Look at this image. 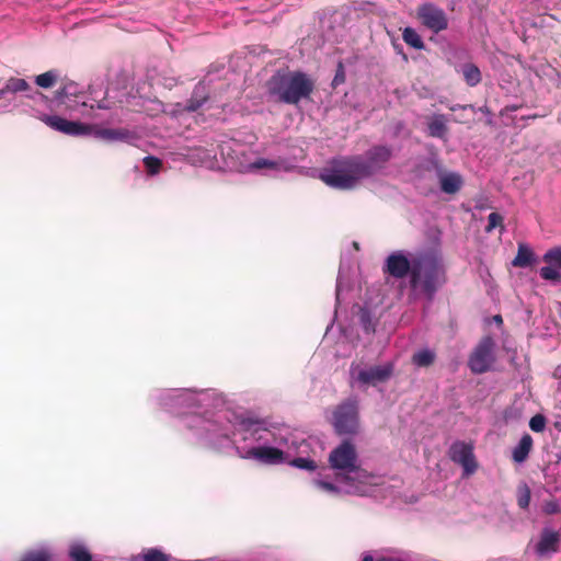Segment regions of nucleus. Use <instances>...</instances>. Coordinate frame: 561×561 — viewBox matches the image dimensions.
<instances>
[{
  "mask_svg": "<svg viewBox=\"0 0 561 561\" xmlns=\"http://www.w3.org/2000/svg\"><path fill=\"white\" fill-rule=\"evenodd\" d=\"M393 156L392 148L386 145L370 147L364 156H346L333 159L330 168L324 169L320 179L336 190H353L362 180L383 170Z\"/></svg>",
  "mask_w": 561,
  "mask_h": 561,
  "instance_id": "1",
  "label": "nucleus"
},
{
  "mask_svg": "<svg viewBox=\"0 0 561 561\" xmlns=\"http://www.w3.org/2000/svg\"><path fill=\"white\" fill-rule=\"evenodd\" d=\"M266 87L276 102L297 105L310 98L314 81L302 71L278 70L268 79Z\"/></svg>",
  "mask_w": 561,
  "mask_h": 561,
  "instance_id": "2",
  "label": "nucleus"
},
{
  "mask_svg": "<svg viewBox=\"0 0 561 561\" xmlns=\"http://www.w3.org/2000/svg\"><path fill=\"white\" fill-rule=\"evenodd\" d=\"M445 282V270L436 252L424 251L413 255V271L410 279L412 289L421 290L432 300Z\"/></svg>",
  "mask_w": 561,
  "mask_h": 561,
  "instance_id": "3",
  "label": "nucleus"
},
{
  "mask_svg": "<svg viewBox=\"0 0 561 561\" xmlns=\"http://www.w3.org/2000/svg\"><path fill=\"white\" fill-rule=\"evenodd\" d=\"M47 126L69 136H93L105 142H127L134 134L126 128H104L99 125L68 121L58 115H44L42 118Z\"/></svg>",
  "mask_w": 561,
  "mask_h": 561,
  "instance_id": "4",
  "label": "nucleus"
},
{
  "mask_svg": "<svg viewBox=\"0 0 561 561\" xmlns=\"http://www.w3.org/2000/svg\"><path fill=\"white\" fill-rule=\"evenodd\" d=\"M331 469L336 471L337 480L350 483L365 478V471L358 465V455L355 445L350 440H343L329 454Z\"/></svg>",
  "mask_w": 561,
  "mask_h": 561,
  "instance_id": "5",
  "label": "nucleus"
},
{
  "mask_svg": "<svg viewBox=\"0 0 561 561\" xmlns=\"http://www.w3.org/2000/svg\"><path fill=\"white\" fill-rule=\"evenodd\" d=\"M332 425L337 435H356L359 432L358 401L350 398L335 407Z\"/></svg>",
  "mask_w": 561,
  "mask_h": 561,
  "instance_id": "6",
  "label": "nucleus"
},
{
  "mask_svg": "<svg viewBox=\"0 0 561 561\" xmlns=\"http://www.w3.org/2000/svg\"><path fill=\"white\" fill-rule=\"evenodd\" d=\"M393 370L392 363L370 367H362L359 364L352 363L350 367L351 385L358 383L364 389L376 387L387 382L392 377Z\"/></svg>",
  "mask_w": 561,
  "mask_h": 561,
  "instance_id": "7",
  "label": "nucleus"
},
{
  "mask_svg": "<svg viewBox=\"0 0 561 561\" xmlns=\"http://www.w3.org/2000/svg\"><path fill=\"white\" fill-rule=\"evenodd\" d=\"M495 346L491 335L481 337L468 358V367L472 374L481 375L493 369L496 362Z\"/></svg>",
  "mask_w": 561,
  "mask_h": 561,
  "instance_id": "8",
  "label": "nucleus"
},
{
  "mask_svg": "<svg viewBox=\"0 0 561 561\" xmlns=\"http://www.w3.org/2000/svg\"><path fill=\"white\" fill-rule=\"evenodd\" d=\"M416 14L422 24L436 34L448 27L446 13L433 3L420 5Z\"/></svg>",
  "mask_w": 561,
  "mask_h": 561,
  "instance_id": "9",
  "label": "nucleus"
},
{
  "mask_svg": "<svg viewBox=\"0 0 561 561\" xmlns=\"http://www.w3.org/2000/svg\"><path fill=\"white\" fill-rule=\"evenodd\" d=\"M383 274L402 279L405 276L412 275L413 271V256L409 260L402 252L397 251L388 255L382 267Z\"/></svg>",
  "mask_w": 561,
  "mask_h": 561,
  "instance_id": "10",
  "label": "nucleus"
},
{
  "mask_svg": "<svg viewBox=\"0 0 561 561\" xmlns=\"http://www.w3.org/2000/svg\"><path fill=\"white\" fill-rule=\"evenodd\" d=\"M449 454L450 459L461 465L467 474H471L477 470L478 463L471 445L463 442H456L451 445Z\"/></svg>",
  "mask_w": 561,
  "mask_h": 561,
  "instance_id": "11",
  "label": "nucleus"
},
{
  "mask_svg": "<svg viewBox=\"0 0 561 561\" xmlns=\"http://www.w3.org/2000/svg\"><path fill=\"white\" fill-rule=\"evenodd\" d=\"M547 266L540 268V277L545 280L560 282L561 280V247H556L548 250L543 257Z\"/></svg>",
  "mask_w": 561,
  "mask_h": 561,
  "instance_id": "12",
  "label": "nucleus"
},
{
  "mask_svg": "<svg viewBox=\"0 0 561 561\" xmlns=\"http://www.w3.org/2000/svg\"><path fill=\"white\" fill-rule=\"evenodd\" d=\"M248 457H251L262 463L275 465L286 460L285 453L276 447L261 446L248 450Z\"/></svg>",
  "mask_w": 561,
  "mask_h": 561,
  "instance_id": "13",
  "label": "nucleus"
},
{
  "mask_svg": "<svg viewBox=\"0 0 561 561\" xmlns=\"http://www.w3.org/2000/svg\"><path fill=\"white\" fill-rule=\"evenodd\" d=\"M30 89V84L26 80L21 78H10L7 80L3 88L0 89V92L3 93V107L9 106L13 101V95L18 92L27 91Z\"/></svg>",
  "mask_w": 561,
  "mask_h": 561,
  "instance_id": "14",
  "label": "nucleus"
},
{
  "mask_svg": "<svg viewBox=\"0 0 561 561\" xmlns=\"http://www.w3.org/2000/svg\"><path fill=\"white\" fill-rule=\"evenodd\" d=\"M559 543V534L551 530H543L536 546V551L539 554H546L549 552H557Z\"/></svg>",
  "mask_w": 561,
  "mask_h": 561,
  "instance_id": "15",
  "label": "nucleus"
},
{
  "mask_svg": "<svg viewBox=\"0 0 561 561\" xmlns=\"http://www.w3.org/2000/svg\"><path fill=\"white\" fill-rule=\"evenodd\" d=\"M533 437L527 433L524 434L519 443L513 448L512 459L517 463L524 462L533 449Z\"/></svg>",
  "mask_w": 561,
  "mask_h": 561,
  "instance_id": "16",
  "label": "nucleus"
},
{
  "mask_svg": "<svg viewBox=\"0 0 561 561\" xmlns=\"http://www.w3.org/2000/svg\"><path fill=\"white\" fill-rule=\"evenodd\" d=\"M171 556L158 548L142 549L141 552L133 554L130 561H170Z\"/></svg>",
  "mask_w": 561,
  "mask_h": 561,
  "instance_id": "17",
  "label": "nucleus"
},
{
  "mask_svg": "<svg viewBox=\"0 0 561 561\" xmlns=\"http://www.w3.org/2000/svg\"><path fill=\"white\" fill-rule=\"evenodd\" d=\"M440 190L446 194L457 193L462 185L461 176L457 173L443 174L439 179Z\"/></svg>",
  "mask_w": 561,
  "mask_h": 561,
  "instance_id": "18",
  "label": "nucleus"
},
{
  "mask_svg": "<svg viewBox=\"0 0 561 561\" xmlns=\"http://www.w3.org/2000/svg\"><path fill=\"white\" fill-rule=\"evenodd\" d=\"M461 73L465 82L469 87H477L482 81V75L479 67L472 62H467L461 66Z\"/></svg>",
  "mask_w": 561,
  "mask_h": 561,
  "instance_id": "19",
  "label": "nucleus"
},
{
  "mask_svg": "<svg viewBox=\"0 0 561 561\" xmlns=\"http://www.w3.org/2000/svg\"><path fill=\"white\" fill-rule=\"evenodd\" d=\"M534 262V252L533 250L524 244H518V250L515 259L513 260L512 264L515 267H527L531 265Z\"/></svg>",
  "mask_w": 561,
  "mask_h": 561,
  "instance_id": "20",
  "label": "nucleus"
},
{
  "mask_svg": "<svg viewBox=\"0 0 561 561\" xmlns=\"http://www.w3.org/2000/svg\"><path fill=\"white\" fill-rule=\"evenodd\" d=\"M402 38L407 45L411 46L414 49L421 50V49H424V47H425L424 42L422 41L421 36L417 34V32L414 28H412L410 26L403 28Z\"/></svg>",
  "mask_w": 561,
  "mask_h": 561,
  "instance_id": "21",
  "label": "nucleus"
},
{
  "mask_svg": "<svg viewBox=\"0 0 561 561\" xmlns=\"http://www.w3.org/2000/svg\"><path fill=\"white\" fill-rule=\"evenodd\" d=\"M447 126L444 117L436 116L428 123V135L435 138H444L447 134Z\"/></svg>",
  "mask_w": 561,
  "mask_h": 561,
  "instance_id": "22",
  "label": "nucleus"
},
{
  "mask_svg": "<svg viewBox=\"0 0 561 561\" xmlns=\"http://www.w3.org/2000/svg\"><path fill=\"white\" fill-rule=\"evenodd\" d=\"M435 360V353L431 350H422L412 356V363L419 367H428Z\"/></svg>",
  "mask_w": 561,
  "mask_h": 561,
  "instance_id": "23",
  "label": "nucleus"
},
{
  "mask_svg": "<svg viewBox=\"0 0 561 561\" xmlns=\"http://www.w3.org/2000/svg\"><path fill=\"white\" fill-rule=\"evenodd\" d=\"M71 561H91L92 557L88 548L81 543H75L69 549Z\"/></svg>",
  "mask_w": 561,
  "mask_h": 561,
  "instance_id": "24",
  "label": "nucleus"
},
{
  "mask_svg": "<svg viewBox=\"0 0 561 561\" xmlns=\"http://www.w3.org/2000/svg\"><path fill=\"white\" fill-rule=\"evenodd\" d=\"M57 72L55 70H49L36 76L35 83L43 89H49L54 87V84L57 81Z\"/></svg>",
  "mask_w": 561,
  "mask_h": 561,
  "instance_id": "25",
  "label": "nucleus"
},
{
  "mask_svg": "<svg viewBox=\"0 0 561 561\" xmlns=\"http://www.w3.org/2000/svg\"><path fill=\"white\" fill-rule=\"evenodd\" d=\"M21 561H51V554L46 549L32 550L24 553Z\"/></svg>",
  "mask_w": 561,
  "mask_h": 561,
  "instance_id": "26",
  "label": "nucleus"
},
{
  "mask_svg": "<svg viewBox=\"0 0 561 561\" xmlns=\"http://www.w3.org/2000/svg\"><path fill=\"white\" fill-rule=\"evenodd\" d=\"M207 100H208L207 96L199 95L198 90L195 89L193 92V95L191 96V99L187 101V103L185 105V110L187 112H196L203 106V104Z\"/></svg>",
  "mask_w": 561,
  "mask_h": 561,
  "instance_id": "27",
  "label": "nucleus"
},
{
  "mask_svg": "<svg viewBox=\"0 0 561 561\" xmlns=\"http://www.w3.org/2000/svg\"><path fill=\"white\" fill-rule=\"evenodd\" d=\"M144 165L149 175L158 174L162 168V161L153 156H147L144 158Z\"/></svg>",
  "mask_w": 561,
  "mask_h": 561,
  "instance_id": "28",
  "label": "nucleus"
},
{
  "mask_svg": "<svg viewBox=\"0 0 561 561\" xmlns=\"http://www.w3.org/2000/svg\"><path fill=\"white\" fill-rule=\"evenodd\" d=\"M531 499L530 489L527 484H523L517 491V504L520 508L526 510L529 506Z\"/></svg>",
  "mask_w": 561,
  "mask_h": 561,
  "instance_id": "29",
  "label": "nucleus"
},
{
  "mask_svg": "<svg viewBox=\"0 0 561 561\" xmlns=\"http://www.w3.org/2000/svg\"><path fill=\"white\" fill-rule=\"evenodd\" d=\"M261 169H278V162L268 159H257L256 161L248 164V170Z\"/></svg>",
  "mask_w": 561,
  "mask_h": 561,
  "instance_id": "30",
  "label": "nucleus"
},
{
  "mask_svg": "<svg viewBox=\"0 0 561 561\" xmlns=\"http://www.w3.org/2000/svg\"><path fill=\"white\" fill-rule=\"evenodd\" d=\"M497 227H500L502 230L504 229L503 216L493 211L488 216V226L485 227V231L490 232Z\"/></svg>",
  "mask_w": 561,
  "mask_h": 561,
  "instance_id": "31",
  "label": "nucleus"
},
{
  "mask_svg": "<svg viewBox=\"0 0 561 561\" xmlns=\"http://www.w3.org/2000/svg\"><path fill=\"white\" fill-rule=\"evenodd\" d=\"M289 463L299 469H305V470H310V471H313L317 469V463L313 460L308 459V458L298 457V458H295L294 460H291Z\"/></svg>",
  "mask_w": 561,
  "mask_h": 561,
  "instance_id": "32",
  "label": "nucleus"
},
{
  "mask_svg": "<svg viewBox=\"0 0 561 561\" xmlns=\"http://www.w3.org/2000/svg\"><path fill=\"white\" fill-rule=\"evenodd\" d=\"M529 427L536 433H540L546 427V417L541 414L534 415L529 421Z\"/></svg>",
  "mask_w": 561,
  "mask_h": 561,
  "instance_id": "33",
  "label": "nucleus"
},
{
  "mask_svg": "<svg viewBox=\"0 0 561 561\" xmlns=\"http://www.w3.org/2000/svg\"><path fill=\"white\" fill-rule=\"evenodd\" d=\"M543 512L548 515L556 514L560 511L559 504L554 500L547 501L543 504Z\"/></svg>",
  "mask_w": 561,
  "mask_h": 561,
  "instance_id": "34",
  "label": "nucleus"
},
{
  "mask_svg": "<svg viewBox=\"0 0 561 561\" xmlns=\"http://www.w3.org/2000/svg\"><path fill=\"white\" fill-rule=\"evenodd\" d=\"M318 485L328 492H337V488L331 482L318 481Z\"/></svg>",
  "mask_w": 561,
  "mask_h": 561,
  "instance_id": "35",
  "label": "nucleus"
},
{
  "mask_svg": "<svg viewBox=\"0 0 561 561\" xmlns=\"http://www.w3.org/2000/svg\"><path fill=\"white\" fill-rule=\"evenodd\" d=\"M221 154H222V156H227V157H229V158L231 159V162H230V164H229V165H230V168H234L236 170H238V171H240V172L242 171V170H241L242 163L237 164V163L234 162V160H233V157H232V156H230V152H229V151H227V152L225 151V148L222 149Z\"/></svg>",
  "mask_w": 561,
  "mask_h": 561,
  "instance_id": "36",
  "label": "nucleus"
},
{
  "mask_svg": "<svg viewBox=\"0 0 561 561\" xmlns=\"http://www.w3.org/2000/svg\"><path fill=\"white\" fill-rule=\"evenodd\" d=\"M96 107L100 110H108L112 108V104L104 98L103 100L98 101Z\"/></svg>",
  "mask_w": 561,
  "mask_h": 561,
  "instance_id": "37",
  "label": "nucleus"
},
{
  "mask_svg": "<svg viewBox=\"0 0 561 561\" xmlns=\"http://www.w3.org/2000/svg\"><path fill=\"white\" fill-rule=\"evenodd\" d=\"M553 378H556L559 381L558 388L559 390H561V364L556 367L553 371Z\"/></svg>",
  "mask_w": 561,
  "mask_h": 561,
  "instance_id": "38",
  "label": "nucleus"
},
{
  "mask_svg": "<svg viewBox=\"0 0 561 561\" xmlns=\"http://www.w3.org/2000/svg\"><path fill=\"white\" fill-rule=\"evenodd\" d=\"M520 106L518 105H507L505 106V108L502 111L501 114H503L504 112H514V111H517Z\"/></svg>",
  "mask_w": 561,
  "mask_h": 561,
  "instance_id": "39",
  "label": "nucleus"
},
{
  "mask_svg": "<svg viewBox=\"0 0 561 561\" xmlns=\"http://www.w3.org/2000/svg\"><path fill=\"white\" fill-rule=\"evenodd\" d=\"M57 93H58L59 98H64V96H67L69 94V91H68L67 87H64Z\"/></svg>",
  "mask_w": 561,
  "mask_h": 561,
  "instance_id": "40",
  "label": "nucleus"
},
{
  "mask_svg": "<svg viewBox=\"0 0 561 561\" xmlns=\"http://www.w3.org/2000/svg\"><path fill=\"white\" fill-rule=\"evenodd\" d=\"M494 321L497 322V323H502V317L500 314L495 316L494 317Z\"/></svg>",
  "mask_w": 561,
  "mask_h": 561,
  "instance_id": "41",
  "label": "nucleus"
},
{
  "mask_svg": "<svg viewBox=\"0 0 561 561\" xmlns=\"http://www.w3.org/2000/svg\"><path fill=\"white\" fill-rule=\"evenodd\" d=\"M480 111H481L482 113H486V114H489V113H490V110L488 108V106H483V107H481V108H480Z\"/></svg>",
  "mask_w": 561,
  "mask_h": 561,
  "instance_id": "42",
  "label": "nucleus"
},
{
  "mask_svg": "<svg viewBox=\"0 0 561 561\" xmlns=\"http://www.w3.org/2000/svg\"><path fill=\"white\" fill-rule=\"evenodd\" d=\"M362 561H374L371 556H365Z\"/></svg>",
  "mask_w": 561,
  "mask_h": 561,
  "instance_id": "43",
  "label": "nucleus"
},
{
  "mask_svg": "<svg viewBox=\"0 0 561 561\" xmlns=\"http://www.w3.org/2000/svg\"><path fill=\"white\" fill-rule=\"evenodd\" d=\"M3 102H4V100H3V93H2V92H0V106H1V107H3Z\"/></svg>",
  "mask_w": 561,
  "mask_h": 561,
  "instance_id": "44",
  "label": "nucleus"
},
{
  "mask_svg": "<svg viewBox=\"0 0 561 561\" xmlns=\"http://www.w3.org/2000/svg\"><path fill=\"white\" fill-rule=\"evenodd\" d=\"M339 79H341L343 81L344 76L343 75L342 76L336 75L334 81H337Z\"/></svg>",
  "mask_w": 561,
  "mask_h": 561,
  "instance_id": "45",
  "label": "nucleus"
},
{
  "mask_svg": "<svg viewBox=\"0 0 561 561\" xmlns=\"http://www.w3.org/2000/svg\"><path fill=\"white\" fill-rule=\"evenodd\" d=\"M339 79H341L343 81L344 76L343 75L342 76L336 75L334 81H337Z\"/></svg>",
  "mask_w": 561,
  "mask_h": 561,
  "instance_id": "46",
  "label": "nucleus"
},
{
  "mask_svg": "<svg viewBox=\"0 0 561 561\" xmlns=\"http://www.w3.org/2000/svg\"><path fill=\"white\" fill-rule=\"evenodd\" d=\"M339 79H341L343 81L344 76L343 75L342 76L336 75L334 81H337Z\"/></svg>",
  "mask_w": 561,
  "mask_h": 561,
  "instance_id": "47",
  "label": "nucleus"
},
{
  "mask_svg": "<svg viewBox=\"0 0 561 561\" xmlns=\"http://www.w3.org/2000/svg\"><path fill=\"white\" fill-rule=\"evenodd\" d=\"M247 422H248V427L253 423V421L250 417L247 419Z\"/></svg>",
  "mask_w": 561,
  "mask_h": 561,
  "instance_id": "48",
  "label": "nucleus"
}]
</instances>
